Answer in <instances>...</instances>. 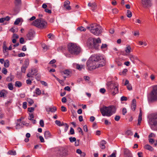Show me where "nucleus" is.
Segmentation results:
<instances>
[{
    "instance_id": "33",
    "label": "nucleus",
    "mask_w": 157,
    "mask_h": 157,
    "mask_svg": "<svg viewBox=\"0 0 157 157\" xmlns=\"http://www.w3.org/2000/svg\"><path fill=\"white\" fill-rule=\"evenodd\" d=\"M27 67H28L27 66L24 65H23L21 68V72L23 73H25Z\"/></svg>"
},
{
    "instance_id": "26",
    "label": "nucleus",
    "mask_w": 157,
    "mask_h": 157,
    "mask_svg": "<svg viewBox=\"0 0 157 157\" xmlns=\"http://www.w3.org/2000/svg\"><path fill=\"white\" fill-rule=\"evenodd\" d=\"M61 74L63 75V74L67 75H69L71 74V72L69 71L68 70H65L64 71L62 72H61Z\"/></svg>"
},
{
    "instance_id": "3",
    "label": "nucleus",
    "mask_w": 157,
    "mask_h": 157,
    "mask_svg": "<svg viewBox=\"0 0 157 157\" xmlns=\"http://www.w3.org/2000/svg\"><path fill=\"white\" fill-rule=\"evenodd\" d=\"M86 29L89 30L91 33L96 36H99L102 32V27L99 25L94 23L87 26Z\"/></svg>"
},
{
    "instance_id": "36",
    "label": "nucleus",
    "mask_w": 157,
    "mask_h": 157,
    "mask_svg": "<svg viewBox=\"0 0 157 157\" xmlns=\"http://www.w3.org/2000/svg\"><path fill=\"white\" fill-rule=\"evenodd\" d=\"M8 87L10 90H12L13 89V85L12 83H9L8 84Z\"/></svg>"
},
{
    "instance_id": "64",
    "label": "nucleus",
    "mask_w": 157,
    "mask_h": 157,
    "mask_svg": "<svg viewBox=\"0 0 157 157\" xmlns=\"http://www.w3.org/2000/svg\"><path fill=\"white\" fill-rule=\"evenodd\" d=\"M149 142L151 144H152L154 143V140L153 139L150 138L149 139Z\"/></svg>"
},
{
    "instance_id": "22",
    "label": "nucleus",
    "mask_w": 157,
    "mask_h": 157,
    "mask_svg": "<svg viewBox=\"0 0 157 157\" xmlns=\"http://www.w3.org/2000/svg\"><path fill=\"white\" fill-rule=\"evenodd\" d=\"M131 48L129 45H127L126 47L125 48V52L127 53H129L131 52Z\"/></svg>"
},
{
    "instance_id": "50",
    "label": "nucleus",
    "mask_w": 157,
    "mask_h": 157,
    "mask_svg": "<svg viewBox=\"0 0 157 157\" xmlns=\"http://www.w3.org/2000/svg\"><path fill=\"white\" fill-rule=\"evenodd\" d=\"M70 132V134L71 135H73L75 134L74 130L72 127L71 128Z\"/></svg>"
},
{
    "instance_id": "61",
    "label": "nucleus",
    "mask_w": 157,
    "mask_h": 157,
    "mask_svg": "<svg viewBox=\"0 0 157 157\" xmlns=\"http://www.w3.org/2000/svg\"><path fill=\"white\" fill-rule=\"evenodd\" d=\"M127 112L126 109L125 108H124L123 109L122 112V114L123 115H125V114Z\"/></svg>"
},
{
    "instance_id": "18",
    "label": "nucleus",
    "mask_w": 157,
    "mask_h": 157,
    "mask_svg": "<svg viewBox=\"0 0 157 157\" xmlns=\"http://www.w3.org/2000/svg\"><path fill=\"white\" fill-rule=\"evenodd\" d=\"M106 142L104 140L101 141L100 143V147L102 149H104L105 148V144H106Z\"/></svg>"
},
{
    "instance_id": "53",
    "label": "nucleus",
    "mask_w": 157,
    "mask_h": 157,
    "mask_svg": "<svg viewBox=\"0 0 157 157\" xmlns=\"http://www.w3.org/2000/svg\"><path fill=\"white\" fill-rule=\"evenodd\" d=\"M70 3V2L68 0L66 1L64 3V6H67V5H69Z\"/></svg>"
},
{
    "instance_id": "28",
    "label": "nucleus",
    "mask_w": 157,
    "mask_h": 157,
    "mask_svg": "<svg viewBox=\"0 0 157 157\" xmlns=\"http://www.w3.org/2000/svg\"><path fill=\"white\" fill-rule=\"evenodd\" d=\"M129 58L130 59L132 62H134V60L135 59H137V57H135L134 56L132 55H129Z\"/></svg>"
},
{
    "instance_id": "17",
    "label": "nucleus",
    "mask_w": 157,
    "mask_h": 157,
    "mask_svg": "<svg viewBox=\"0 0 157 157\" xmlns=\"http://www.w3.org/2000/svg\"><path fill=\"white\" fill-rule=\"evenodd\" d=\"M44 138L46 139H48L52 137V135L50 132L48 131H46L44 133Z\"/></svg>"
},
{
    "instance_id": "30",
    "label": "nucleus",
    "mask_w": 157,
    "mask_h": 157,
    "mask_svg": "<svg viewBox=\"0 0 157 157\" xmlns=\"http://www.w3.org/2000/svg\"><path fill=\"white\" fill-rule=\"evenodd\" d=\"M48 37L49 39H52L56 38L55 36L52 33H50L48 34Z\"/></svg>"
},
{
    "instance_id": "13",
    "label": "nucleus",
    "mask_w": 157,
    "mask_h": 157,
    "mask_svg": "<svg viewBox=\"0 0 157 157\" xmlns=\"http://www.w3.org/2000/svg\"><path fill=\"white\" fill-rule=\"evenodd\" d=\"M41 24L37 25V28H40V29H45L47 27V23L44 20H42L41 21Z\"/></svg>"
},
{
    "instance_id": "19",
    "label": "nucleus",
    "mask_w": 157,
    "mask_h": 157,
    "mask_svg": "<svg viewBox=\"0 0 157 157\" xmlns=\"http://www.w3.org/2000/svg\"><path fill=\"white\" fill-rule=\"evenodd\" d=\"M24 125H25V122L23 121L22 122L17 124L16 125V129H19L23 127Z\"/></svg>"
},
{
    "instance_id": "35",
    "label": "nucleus",
    "mask_w": 157,
    "mask_h": 157,
    "mask_svg": "<svg viewBox=\"0 0 157 157\" xmlns=\"http://www.w3.org/2000/svg\"><path fill=\"white\" fill-rule=\"evenodd\" d=\"M127 16L128 18H130L132 17V13L130 10H127Z\"/></svg>"
},
{
    "instance_id": "21",
    "label": "nucleus",
    "mask_w": 157,
    "mask_h": 157,
    "mask_svg": "<svg viewBox=\"0 0 157 157\" xmlns=\"http://www.w3.org/2000/svg\"><path fill=\"white\" fill-rule=\"evenodd\" d=\"M14 78V76L11 75L10 76L7 77L6 81L8 82H11L13 79Z\"/></svg>"
},
{
    "instance_id": "31",
    "label": "nucleus",
    "mask_w": 157,
    "mask_h": 157,
    "mask_svg": "<svg viewBox=\"0 0 157 157\" xmlns=\"http://www.w3.org/2000/svg\"><path fill=\"white\" fill-rule=\"evenodd\" d=\"M77 30L80 31L85 32L86 30V29L82 26H80L77 28Z\"/></svg>"
},
{
    "instance_id": "29",
    "label": "nucleus",
    "mask_w": 157,
    "mask_h": 157,
    "mask_svg": "<svg viewBox=\"0 0 157 157\" xmlns=\"http://www.w3.org/2000/svg\"><path fill=\"white\" fill-rule=\"evenodd\" d=\"M10 65L9 61L7 59L4 62V66L6 67H8Z\"/></svg>"
},
{
    "instance_id": "57",
    "label": "nucleus",
    "mask_w": 157,
    "mask_h": 157,
    "mask_svg": "<svg viewBox=\"0 0 157 157\" xmlns=\"http://www.w3.org/2000/svg\"><path fill=\"white\" fill-rule=\"evenodd\" d=\"M13 39H18L19 38V36L18 35L16 34H14L13 36Z\"/></svg>"
},
{
    "instance_id": "62",
    "label": "nucleus",
    "mask_w": 157,
    "mask_h": 157,
    "mask_svg": "<svg viewBox=\"0 0 157 157\" xmlns=\"http://www.w3.org/2000/svg\"><path fill=\"white\" fill-rule=\"evenodd\" d=\"M114 31H115L114 29L111 28L109 30V32L110 33L113 34L114 33Z\"/></svg>"
},
{
    "instance_id": "25",
    "label": "nucleus",
    "mask_w": 157,
    "mask_h": 157,
    "mask_svg": "<svg viewBox=\"0 0 157 157\" xmlns=\"http://www.w3.org/2000/svg\"><path fill=\"white\" fill-rule=\"evenodd\" d=\"M15 86L16 87H20L22 86V83L21 82L17 81L15 82Z\"/></svg>"
},
{
    "instance_id": "32",
    "label": "nucleus",
    "mask_w": 157,
    "mask_h": 157,
    "mask_svg": "<svg viewBox=\"0 0 157 157\" xmlns=\"http://www.w3.org/2000/svg\"><path fill=\"white\" fill-rule=\"evenodd\" d=\"M8 153L10 155H16V153L15 151L10 150L8 152Z\"/></svg>"
},
{
    "instance_id": "16",
    "label": "nucleus",
    "mask_w": 157,
    "mask_h": 157,
    "mask_svg": "<svg viewBox=\"0 0 157 157\" xmlns=\"http://www.w3.org/2000/svg\"><path fill=\"white\" fill-rule=\"evenodd\" d=\"M88 6L92 7L91 10L94 11L97 8V5L96 3L94 2L92 3L89 2L88 5Z\"/></svg>"
},
{
    "instance_id": "2",
    "label": "nucleus",
    "mask_w": 157,
    "mask_h": 157,
    "mask_svg": "<svg viewBox=\"0 0 157 157\" xmlns=\"http://www.w3.org/2000/svg\"><path fill=\"white\" fill-rule=\"evenodd\" d=\"M116 108L113 105L107 107L103 106L100 109V111L102 115L103 116L110 117L116 112Z\"/></svg>"
},
{
    "instance_id": "49",
    "label": "nucleus",
    "mask_w": 157,
    "mask_h": 157,
    "mask_svg": "<svg viewBox=\"0 0 157 157\" xmlns=\"http://www.w3.org/2000/svg\"><path fill=\"white\" fill-rule=\"evenodd\" d=\"M77 129L78 130V132L79 133H81L82 135H83V132L81 128L78 127L77 128Z\"/></svg>"
},
{
    "instance_id": "51",
    "label": "nucleus",
    "mask_w": 157,
    "mask_h": 157,
    "mask_svg": "<svg viewBox=\"0 0 157 157\" xmlns=\"http://www.w3.org/2000/svg\"><path fill=\"white\" fill-rule=\"evenodd\" d=\"M65 128L64 129L65 132H66L69 128V125L67 123H65Z\"/></svg>"
},
{
    "instance_id": "58",
    "label": "nucleus",
    "mask_w": 157,
    "mask_h": 157,
    "mask_svg": "<svg viewBox=\"0 0 157 157\" xmlns=\"http://www.w3.org/2000/svg\"><path fill=\"white\" fill-rule=\"evenodd\" d=\"M139 43L140 45L144 44V46H146L147 44L146 42H143L140 41L139 42Z\"/></svg>"
},
{
    "instance_id": "55",
    "label": "nucleus",
    "mask_w": 157,
    "mask_h": 157,
    "mask_svg": "<svg viewBox=\"0 0 157 157\" xmlns=\"http://www.w3.org/2000/svg\"><path fill=\"white\" fill-rule=\"evenodd\" d=\"M106 91V90L104 88H102L100 89V92L101 93L103 94L105 93V92Z\"/></svg>"
},
{
    "instance_id": "46",
    "label": "nucleus",
    "mask_w": 157,
    "mask_h": 157,
    "mask_svg": "<svg viewBox=\"0 0 157 157\" xmlns=\"http://www.w3.org/2000/svg\"><path fill=\"white\" fill-rule=\"evenodd\" d=\"M40 124V126L42 127H44V123L43 120H40L39 122Z\"/></svg>"
},
{
    "instance_id": "1",
    "label": "nucleus",
    "mask_w": 157,
    "mask_h": 157,
    "mask_svg": "<svg viewBox=\"0 0 157 157\" xmlns=\"http://www.w3.org/2000/svg\"><path fill=\"white\" fill-rule=\"evenodd\" d=\"M105 63V60L102 56L96 55L92 56L87 61L86 64L89 69L91 71L96 69L97 67L104 66Z\"/></svg>"
},
{
    "instance_id": "38",
    "label": "nucleus",
    "mask_w": 157,
    "mask_h": 157,
    "mask_svg": "<svg viewBox=\"0 0 157 157\" xmlns=\"http://www.w3.org/2000/svg\"><path fill=\"white\" fill-rule=\"evenodd\" d=\"M21 21V20L20 18H18L16 19V21L14 22V25H18Z\"/></svg>"
},
{
    "instance_id": "48",
    "label": "nucleus",
    "mask_w": 157,
    "mask_h": 157,
    "mask_svg": "<svg viewBox=\"0 0 157 157\" xmlns=\"http://www.w3.org/2000/svg\"><path fill=\"white\" fill-rule=\"evenodd\" d=\"M142 110L141 109H140V112L139 115L138 119H142Z\"/></svg>"
},
{
    "instance_id": "23",
    "label": "nucleus",
    "mask_w": 157,
    "mask_h": 157,
    "mask_svg": "<svg viewBox=\"0 0 157 157\" xmlns=\"http://www.w3.org/2000/svg\"><path fill=\"white\" fill-rule=\"evenodd\" d=\"M41 46L44 51H45L49 49V46H48L45 44H42Z\"/></svg>"
},
{
    "instance_id": "63",
    "label": "nucleus",
    "mask_w": 157,
    "mask_h": 157,
    "mask_svg": "<svg viewBox=\"0 0 157 157\" xmlns=\"http://www.w3.org/2000/svg\"><path fill=\"white\" fill-rule=\"evenodd\" d=\"M121 101H126L127 100V98L125 96H122L121 98Z\"/></svg>"
},
{
    "instance_id": "7",
    "label": "nucleus",
    "mask_w": 157,
    "mask_h": 157,
    "mask_svg": "<svg viewBox=\"0 0 157 157\" xmlns=\"http://www.w3.org/2000/svg\"><path fill=\"white\" fill-rule=\"evenodd\" d=\"M148 99L151 102L157 101V85L153 87L152 90L148 97Z\"/></svg>"
},
{
    "instance_id": "54",
    "label": "nucleus",
    "mask_w": 157,
    "mask_h": 157,
    "mask_svg": "<svg viewBox=\"0 0 157 157\" xmlns=\"http://www.w3.org/2000/svg\"><path fill=\"white\" fill-rule=\"evenodd\" d=\"M41 93V91L39 89L37 88L36 90V94L37 95H40Z\"/></svg>"
},
{
    "instance_id": "20",
    "label": "nucleus",
    "mask_w": 157,
    "mask_h": 157,
    "mask_svg": "<svg viewBox=\"0 0 157 157\" xmlns=\"http://www.w3.org/2000/svg\"><path fill=\"white\" fill-rule=\"evenodd\" d=\"M144 148L147 150H148L150 151H152L154 149L150 145L148 144H146L144 146Z\"/></svg>"
},
{
    "instance_id": "8",
    "label": "nucleus",
    "mask_w": 157,
    "mask_h": 157,
    "mask_svg": "<svg viewBox=\"0 0 157 157\" xmlns=\"http://www.w3.org/2000/svg\"><path fill=\"white\" fill-rule=\"evenodd\" d=\"M101 42V40H88L87 45L89 48L98 50L99 46V44Z\"/></svg>"
},
{
    "instance_id": "27",
    "label": "nucleus",
    "mask_w": 157,
    "mask_h": 157,
    "mask_svg": "<svg viewBox=\"0 0 157 157\" xmlns=\"http://www.w3.org/2000/svg\"><path fill=\"white\" fill-rule=\"evenodd\" d=\"M27 101L29 104V106L31 105L34 103V101L33 100L30 98H28L27 99Z\"/></svg>"
},
{
    "instance_id": "47",
    "label": "nucleus",
    "mask_w": 157,
    "mask_h": 157,
    "mask_svg": "<svg viewBox=\"0 0 157 157\" xmlns=\"http://www.w3.org/2000/svg\"><path fill=\"white\" fill-rule=\"evenodd\" d=\"M56 110V108L55 107L51 108L50 109V112L53 113L55 112Z\"/></svg>"
},
{
    "instance_id": "56",
    "label": "nucleus",
    "mask_w": 157,
    "mask_h": 157,
    "mask_svg": "<svg viewBox=\"0 0 157 157\" xmlns=\"http://www.w3.org/2000/svg\"><path fill=\"white\" fill-rule=\"evenodd\" d=\"M120 119V117L119 116L116 115L114 118L115 121H119Z\"/></svg>"
},
{
    "instance_id": "39",
    "label": "nucleus",
    "mask_w": 157,
    "mask_h": 157,
    "mask_svg": "<svg viewBox=\"0 0 157 157\" xmlns=\"http://www.w3.org/2000/svg\"><path fill=\"white\" fill-rule=\"evenodd\" d=\"M5 90H2L0 92V97L4 98L5 97V93L4 92Z\"/></svg>"
},
{
    "instance_id": "52",
    "label": "nucleus",
    "mask_w": 157,
    "mask_h": 157,
    "mask_svg": "<svg viewBox=\"0 0 157 157\" xmlns=\"http://www.w3.org/2000/svg\"><path fill=\"white\" fill-rule=\"evenodd\" d=\"M28 110L30 112H32L34 110V108L33 107L28 108Z\"/></svg>"
},
{
    "instance_id": "11",
    "label": "nucleus",
    "mask_w": 157,
    "mask_h": 157,
    "mask_svg": "<svg viewBox=\"0 0 157 157\" xmlns=\"http://www.w3.org/2000/svg\"><path fill=\"white\" fill-rule=\"evenodd\" d=\"M42 20H44L42 18L37 19L32 22V25L37 27L38 25L41 24V21Z\"/></svg>"
},
{
    "instance_id": "24",
    "label": "nucleus",
    "mask_w": 157,
    "mask_h": 157,
    "mask_svg": "<svg viewBox=\"0 0 157 157\" xmlns=\"http://www.w3.org/2000/svg\"><path fill=\"white\" fill-rule=\"evenodd\" d=\"M76 68L77 69L79 70V71L81 70L82 69L84 68V65H80L79 64H76Z\"/></svg>"
},
{
    "instance_id": "12",
    "label": "nucleus",
    "mask_w": 157,
    "mask_h": 157,
    "mask_svg": "<svg viewBox=\"0 0 157 157\" xmlns=\"http://www.w3.org/2000/svg\"><path fill=\"white\" fill-rule=\"evenodd\" d=\"M35 32L33 30H30L26 35V36L29 39L33 38L35 35Z\"/></svg>"
},
{
    "instance_id": "45",
    "label": "nucleus",
    "mask_w": 157,
    "mask_h": 157,
    "mask_svg": "<svg viewBox=\"0 0 157 157\" xmlns=\"http://www.w3.org/2000/svg\"><path fill=\"white\" fill-rule=\"evenodd\" d=\"M10 31L14 33V32L17 31V30L16 28L15 27H13L10 29Z\"/></svg>"
},
{
    "instance_id": "59",
    "label": "nucleus",
    "mask_w": 157,
    "mask_h": 157,
    "mask_svg": "<svg viewBox=\"0 0 157 157\" xmlns=\"http://www.w3.org/2000/svg\"><path fill=\"white\" fill-rule=\"evenodd\" d=\"M22 106L24 109H26L27 108V102H24L23 103Z\"/></svg>"
},
{
    "instance_id": "60",
    "label": "nucleus",
    "mask_w": 157,
    "mask_h": 157,
    "mask_svg": "<svg viewBox=\"0 0 157 157\" xmlns=\"http://www.w3.org/2000/svg\"><path fill=\"white\" fill-rule=\"evenodd\" d=\"M83 129L85 132H88V129L86 125H85L83 126Z\"/></svg>"
},
{
    "instance_id": "5",
    "label": "nucleus",
    "mask_w": 157,
    "mask_h": 157,
    "mask_svg": "<svg viewBox=\"0 0 157 157\" xmlns=\"http://www.w3.org/2000/svg\"><path fill=\"white\" fill-rule=\"evenodd\" d=\"M108 90L112 94L114 95L118 93V85L117 83L113 82V81H109L107 83Z\"/></svg>"
},
{
    "instance_id": "37",
    "label": "nucleus",
    "mask_w": 157,
    "mask_h": 157,
    "mask_svg": "<svg viewBox=\"0 0 157 157\" xmlns=\"http://www.w3.org/2000/svg\"><path fill=\"white\" fill-rule=\"evenodd\" d=\"M69 140H70V142L71 143L75 142L76 140V138L75 137H70L69 138Z\"/></svg>"
},
{
    "instance_id": "6",
    "label": "nucleus",
    "mask_w": 157,
    "mask_h": 157,
    "mask_svg": "<svg viewBox=\"0 0 157 157\" xmlns=\"http://www.w3.org/2000/svg\"><path fill=\"white\" fill-rule=\"evenodd\" d=\"M67 48L69 52L72 54L78 55L81 51L80 47L74 43H71L68 44Z\"/></svg>"
},
{
    "instance_id": "43",
    "label": "nucleus",
    "mask_w": 157,
    "mask_h": 157,
    "mask_svg": "<svg viewBox=\"0 0 157 157\" xmlns=\"http://www.w3.org/2000/svg\"><path fill=\"white\" fill-rule=\"evenodd\" d=\"M2 72L5 75H6L7 73V69L5 68H3L2 70Z\"/></svg>"
},
{
    "instance_id": "44",
    "label": "nucleus",
    "mask_w": 157,
    "mask_h": 157,
    "mask_svg": "<svg viewBox=\"0 0 157 157\" xmlns=\"http://www.w3.org/2000/svg\"><path fill=\"white\" fill-rule=\"evenodd\" d=\"M108 47V45L105 44H103L101 46V49H103L104 48H107Z\"/></svg>"
},
{
    "instance_id": "34",
    "label": "nucleus",
    "mask_w": 157,
    "mask_h": 157,
    "mask_svg": "<svg viewBox=\"0 0 157 157\" xmlns=\"http://www.w3.org/2000/svg\"><path fill=\"white\" fill-rule=\"evenodd\" d=\"M33 72V70L32 69L31 70V72H29L28 73L27 75V76L28 77H32V76L31 75H35L34 73H32Z\"/></svg>"
},
{
    "instance_id": "10",
    "label": "nucleus",
    "mask_w": 157,
    "mask_h": 157,
    "mask_svg": "<svg viewBox=\"0 0 157 157\" xmlns=\"http://www.w3.org/2000/svg\"><path fill=\"white\" fill-rule=\"evenodd\" d=\"M58 153L60 155L63 156H66L68 155V151L66 149H62L59 150Z\"/></svg>"
},
{
    "instance_id": "42",
    "label": "nucleus",
    "mask_w": 157,
    "mask_h": 157,
    "mask_svg": "<svg viewBox=\"0 0 157 157\" xmlns=\"http://www.w3.org/2000/svg\"><path fill=\"white\" fill-rule=\"evenodd\" d=\"M126 134L128 136H132V132L130 130H128L126 132Z\"/></svg>"
},
{
    "instance_id": "14",
    "label": "nucleus",
    "mask_w": 157,
    "mask_h": 157,
    "mask_svg": "<svg viewBox=\"0 0 157 157\" xmlns=\"http://www.w3.org/2000/svg\"><path fill=\"white\" fill-rule=\"evenodd\" d=\"M124 154L126 155V157H133L131 151L128 149L125 148L124 149Z\"/></svg>"
},
{
    "instance_id": "15",
    "label": "nucleus",
    "mask_w": 157,
    "mask_h": 157,
    "mask_svg": "<svg viewBox=\"0 0 157 157\" xmlns=\"http://www.w3.org/2000/svg\"><path fill=\"white\" fill-rule=\"evenodd\" d=\"M131 107L133 111H135L136 107V101L135 99H133L132 101Z\"/></svg>"
},
{
    "instance_id": "41",
    "label": "nucleus",
    "mask_w": 157,
    "mask_h": 157,
    "mask_svg": "<svg viewBox=\"0 0 157 157\" xmlns=\"http://www.w3.org/2000/svg\"><path fill=\"white\" fill-rule=\"evenodd\" d=\"M25 64L24 65H25L28 67L29 65V59H26L25 61Z\"/></svg>"
},
{
    "instance_id": "40",
    "label": "nucleus",
    "mask_w": 157,
    "mask_h": 157,
    "mask_svg": "<svg viewBox=\"0 0 157 157\" xmlns=\"http://www.w3.org/2000/svg\"><path fill=\"white\" fill-rule=\"evenodd\" d=\"M29 117L28 118V119L30 120H33L34 118L33 115L31 113H29Z\"/></svg>"
},
{
    "instance_id": "4",
    "label": "nucleus",
    "mask_w": 157,
    "mask_h": 157,
    "mask_svg": "<svg viewBox=\"0 0 157 157\" xmlns=\"http://www.w3.org/2000/svg\"><path fill=\"white\" fill-rule=\"evenodd\" d=\"M148 123L153 130H157V113H153L149 117Z\"/></svg>"
},
{
    "instance_id": "9",
    "label": "nucleus",
    "mask_w": 157,
    "mask_h": 157,
    "mask_svg": "<svg viewBox=\"0 0 157 157\" xmlns=\"http://www.w3.org/2000/svg\"><path fill=\"white\" fill-rule=\"evenodd\" d=\"M152 0H141V3L144 7H150L152 6Z\"/></svg>"
}]
</instances>
